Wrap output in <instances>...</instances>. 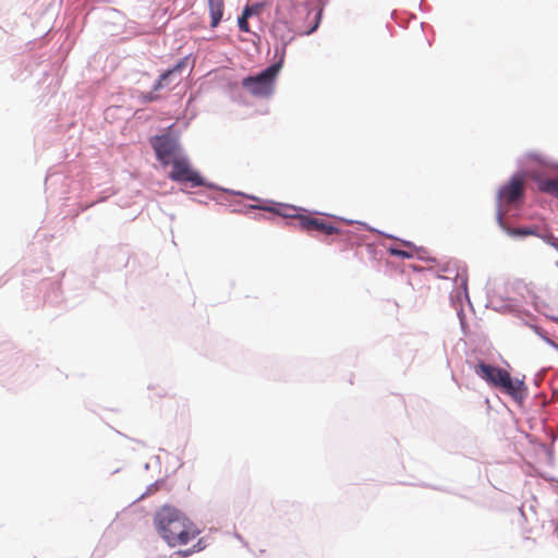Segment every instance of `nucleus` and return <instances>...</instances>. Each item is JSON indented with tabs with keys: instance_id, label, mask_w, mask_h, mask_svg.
Segmentation results:
<instances>
[{
	"instance_id": "7",
	"label": "nucleus",
	"mask_w": 558,
	"mask_h": 558,
	"mask_svg": "<svg viewBox=\"0 0 558 558\" xmlns=\"http://www.w3.org/2000/svg\"><path fill=\"white\" fill-rule=\"evenodd\" d=\"M150 144L156 153L157 159L168 166L172 162L173 157H179L178 143L169 135L155 136L150 140Z\"/></svg>"
},
{
	"instance_id": "13",
	"label": "nucleus",
	"mask_w": 558,
	"mask_h": 558,
	"mask_svg": "<svg viewBox=\"0 0 558 558\" xmlns=\"http://www.w3.org/2000/svg\"><path fill=\"white\" fill-rule=\"evenodd\" d=\"M390 254L402 258H410L412 256L411 253L398 248H390Z\"/></svg>"
},
{
	"instance_id": "9",
	"label": "nucleus",
	"mask_w": 558,
	"mask_h": 558,
	"mask_svg": "<svg viewBox=\"0 0 558 558\" xmlns=\"http://www.w3.org/2000/svg\"><path fill=\"white\" fill-rule=\"evenodd\" d=\"M497 221L500 228L510 236H529L537 234L536 228H511L506 226L504 222V211L501 209L497 213Z\"/></svg>"
},
{
	"instance_id": "12",
	"label": "nucleus",
	"mask_w": 558,
	"mask_h": 558,
	"mask_svg": "<svg viewBox=\"0 0 558 558\" xmlns=\"http://www.w3.org/2000/svg\"><path fill=\"white\" fill-rule=\"evenodd\" d=\"M248 19H250V11L243 10L242 14L238 19V25L241 32L248 33L250 26H248Z\"/></svg>"
},
{
	"instance_id": "10",
	"label": "nucleus",
	"mask_w": 558,
	"mask_h": 558,
	"mask_svg": "<svg viewBox=\"0 0 558 558\" xmlns=\"http://www.w3.org/2000/svg\"><path fill=\"white\" fill-rule=\"evenodd\" d=\"M210 26L217 27L223 15V0H208Z\"/></svg>"
},
{
	"instance_id": "3",
	"label": "nucleus",
	"mask_w": 558,
	"mask_h": 558,
	"mask_svg": "<svg viewBox=\"0 0 558 558\" xmlns=\"http://www.w3.org/2000/svg\"><path fill=\"white\" fill-rule=\"evenodd\" d=\"M280 69V63L271 64L262 73L243 78L242 86L254 97H269L274 92L275 81Z\"/></svg>"
},
{
	"instance_id": "2",
	"label": "nucleus",
	"mask_w": 558,
	"mask_h": 558,
	"mask_svg": "<svg viewBox=\"0 0 558 558\" xmlns=\"http://www.w3.org/2000/svg\"><path fill=\"white\" fill-rule=\"evenodd\" d=\"M474 372L489 386L499 389L514 400H521L523 398L525 391L524 381L519 378H512L508 371L480 362L475 366Z\"/></svg>"
},
{
	"instance_id": "17",
	"label": "nucleus",
	"mask_w": 558,
	"mask_h": 558,
	"mask_svg": "<svg viewBox=\"0 0 558 558\" xmlns=\"http://www.w3.org/2000/svg\"><path fill=\"white\" fill-rule=\"evenodd\" d=\"M316 27H317V24L314 27H312V29L307 34H311L312 32H314L316 29Z\"/></svg>"
},
{
	"instance_id": "1",
	"label": "nucleus",
	"mask_w": 558,
	"mask_h": 558,
	"mask_svg": "<svg viewBox=\"0 0 558 558\" xmlns=\"http://www.w3.org/2000/svg\"><path fill=\"white\" fill-rule=\"evenodd\" d=\"M154 523L161 537L171 547L186 545L199 534V530L191 520L170 506H163L156 511Z\"/></svg>"
},
{
	"instance_id": "8",
	"label": "nucleus",
	"mask_w": 558,
	"mask_h": 558,
	"mask_svg": "<svg viewBox=\"0 0 558 558\" xmlns=\"http://www.w3.org/2000/svg\"><path fill=\"white\" fill-rule=\"evenodd\" d=\"M294 220L302 230L307 232L316 231L326 235L343 234L338 228H336L331 223L326 222V220L320 218H315L306 215H295Z\"/></svg>"
},
{
	"instance_id": "15",
	"label": "nucleus",
	"mask_w": 558,
	"mask_h": 558,
	"mask_svg": "<svg viewBox=\"0 0 558 558\" xmlns=\"http://www.w3.org/2000/svg\"><path fill=\"white\" fill-rule=\"evenodd\" d=\"M289 210H290L289 208L284 209L283 211L277 210V214H280V215H281V216H283V217H292V218L294 219V216H295V215H291V214L289 213Z\"/></svg>"
},
{
	"instance_id": "14",
	"label": "nucleus",
	"mask_w": 558,
	"mask_h": 558,
	"mask_svg": "<svg viewBox=\"0 0 558 558\" xmlns=\"http://www.w3.org/2000/svg\"><path fill=\"white\" fill-rule=\"evenodd\" d=\"M243 10H248L250 11V17L253 16V15H257L260 10H262V5L256 3V4H253V5H246Z\"/></svg>"
},
{
	"instance_id": "16",
	"label": "nucleus",
	"mask_w": 558,
	"mask_h": 558,
	"mask_svg": "<svg viewBox=\"0 0 558 558\" xmlns=\"http://www.w3.org/2000/svg\"><path fill=\"white\" fill-rule=\"evenodd\" d=\"M198 550H201V547L196 548V546H194L193 549L185 550L183 554H184V556H189L192 553H195V551H198Z\"/></svg>"
},
{
	"instance_id": "18",
	"label": "nucleus",
	"mask_w": 558,
	"mask_h": 558,
	"mask_svg": "<svg viewBox=\"0 0 558 558\" xmlns=\"http://www.w3.org/2000/svg\"><path fill=\"white\" fill-rule=\"evenodd\" d=\"M263 209H266V210H269V211H272L274 209L272 208H267V207H262Z\"/></svg>"
},
{
	"instance_id": "11",
	"label": "nucleus",
	"mask_w": 558,
	"mask_h": 558,
	"mask_svg": "<svg viewBox=\"0 0 558 558\" xmlns=\"http://www.w3.org/2000/svg\"><path fill=\"white\" fill-rule=\"evenodd\" d=\"M538 190L555 197H558V179L538 180Z\"/></svg>"
},
{
	"instance_id": "5",
	"label": "nucleus",
	"mask_w": 558,
	"mask_h": 558,
	"mask_svg": "<svg viewBox=\"0 0 558 558\" xmlns=\"http://www.w3.org/2000/svg\"><path fill=\"white\" fill-rule=\"evenodd\" d=\"M170 165H172V170L169 173V178L172 181L190 183L191 187L207 185L205 179L192 168L186 157H173Z\"/></svg>"
},
{
	"instance_id": "4",
	"label": "nucleus",
	"mask_w": 558,
	"mask_h": 558,
	"mask_svg": "<svg viewBox=\"0 0 558 558\" xmlns=\"http://www.w3.org/2000/svg\"><path fill=\"white\" fill-rule=\"evenodd\" d=\"M187 63L189 58H182L175 63L173 68L162 73L158 81L155 83L153 90L145 96V100H157L159 98L156 94L157 92L162 89L172 90L175 88L182 82L183 73L187 68Z\"/></svg>"
},
{
	"instance_id": "6",
	"label": "nucleus",
	"mask_w": 558,
	"mask_h": 558,
	"mask_svg": "<svg viewBox=\"0 0 558 558\" xmlns=\"http://www.w3.org/2000/svg\"><path fill=\"white\" fill-rule=\"evenodd\" d=\"M524 196V181L521 177H512L508 183L502 185L498 192V210L501 209L504 215L508 210L509 205L521 202Z\"/></svg>"
}]
</instances>
